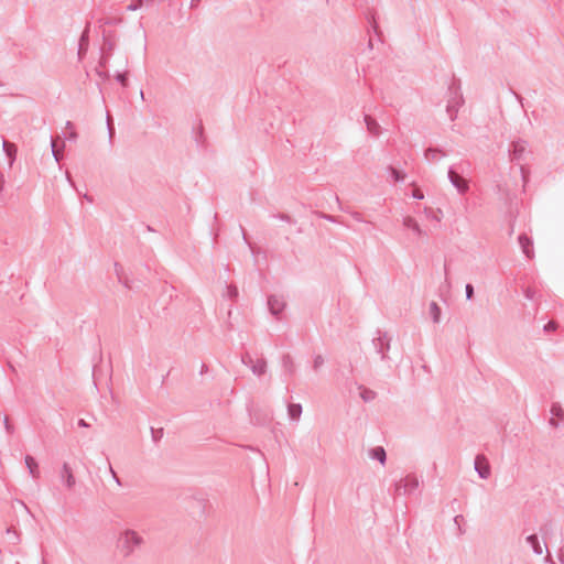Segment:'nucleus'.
<instances>
[{
    "label": "nucleus",
    "instance_id": "obj_1",
    "mask_svg": "<svg viewBox=\"0 0 564 564\" xmlns=\"http://www.w3.org/2000/svg\"><path fill=\"white\" fill-rule=\"evenodd\" d=\"M144 544V539L132 529L123 530L117 541V549L124 558L130 557L135 550Z\"/></svg>",
    "mask_w": 564,
    "mask_h": 564
},
{
    "label": "nucleus",
    "instance_id": "obj_2",
    "mask_svg": "<svg viewBox=\"0 0 564 564\" xmlns=\"http://www.w3.org/2000/svg\"><path fill=\"white\" fill-rule=\"evenodd\" d=\"M448 91H449V98L447 100L446 112H447L451 121H454L457 118L459 108L464 104V98L460 93V87L456 79H453L452 85L448 87Z\"/></svg>",
    "mask_w": 564,
    "mask_h": 564
},
{
    "label": "nucleus",
    "instance_id": "obj_3",
    "mask_svg": "<svg viewBox=\"0 0 564 564\" xmlns=\"http://www.w3.org/2000/svg\"><path fill=\"white\" fill-rule=\"evenodd\" d=\"M509 154L512 162L522 163L532 154V152L525 140L518 139L511 142Z\"/></svg>",
    "mask_w": 564,
    "mask_h": 564
},
{
    "label": "nucleus",
    "instance_id": "obj_4",
    "mask_svg": "<svg viewBox=\"0 0 564 564\" xmlns=\"http://www.w3.org/2000/svg\"><path fill=\"white\" fill-rule=\"evenodd\" d=\"M447 176L451 184L457 189L459 194H465L468 192V181L465 177H463L454 166H451L448 169Z\"/></svg>",
    "mask_w": 564,
    "mask_h": 564
},
{
    "label": "nucleus",
    "instance_id": "obj_5",
    "mask_svg": "<svg viewBox=\"0 0 564 564\" xmlns=\"http://www.w3.org/2000/svg\"><path fill=\"white\" fill-rule=\"evenodd\" d=\"M241 361L243 365L248 366L251 369L252 373L256 376L260 377L264 375L267 371V361L263 358L253 360L251 355L247 352L242 355Z\"/></svg>",
    "mask_w": 564,
    "mask_h": 564
},
{
    "label": "nucleus",
    "instance_id": "obj_6",
    "mask_svg": "<svg viewBox=\"0 0 564 564\" xmlns=\"http://www.w3.org/2000/svg\"><path fill=\"white\" fill-rule=\"evenodd\" d=\"M378 337L373 338V346L378 354L381 355V359H388L387 351L390 349V339L387 336V333H382L381 330L377 332Z\"/></svg>",
    "mask_w": 564,
    "mask_h": 564
},
{
    "label": "nucleus",
    "instance_id": "obj_7",
    "mask_svg": "<svg viewBox=\"0 0 564 564\" xmlns=\"http://www.w3.org/2000/svg\"><path fill=\"white\" fill-rule=\"evenodd\" d=\"M475 470L481 479H487L490 476V466L484 455L476 456Z\"/></svg>",
    "mask_w": 564,
    "mask_h": 564
},
{
    "label": "nucleus",
    "instance_id": "obj_8",
    "mask_svg": "<svg viewBox=\"0 0 564 564\" xmlns=\"http://www.w3.org/2000/svg\"><path fill=\"white\" fill-rule=\"evenodd\" d=\"M285 305L286 303L282 296L270 295L268 297L269 311L274 316H279V314L284 310Z\"/></svg>",
    "mask_w": 564,
    "mask_h": 564
},
{
    "label": "nucleus",
    "instance_id": "obj_9",
    "mask_svg": "<svg viewBox=\"0 0 564 564\" xmlns=\"http://www.w3.org/2000/svg\"><path fill=\"white\" fill-rule=\"evenodd\" d=\"M61 479L65 484L66 488L72 489L75 484L76 479L73 474V469L67 463H64L61 469Z\"/></svg>",
    "mask_w": 564,
    "mask_h": 564
},
{
    "label": "nucleus",
    "instance_id": "obj_10",
    "mask_svg": "<svg viewBox=\"0 0 564 564\" xmlns=\"http://www.w3.org/2000/svg\"><path fill=\"white\" fill-rule=\"evenodd\" d=\"M518 241L525 257L532 259L534 257V250L531 238L528 237L525 234H521L518 238Z\"/></svg>",
    "mask_w": 564,
    "mask_h": 564
},
{
    "label": "nucleus",
    "instance_id": "obj_11",
    "mask_svg": "<svg viewBox=\"0 0 564 564\" xmlns=\"http://www.w3.org/2000/svg\"><path fill=\"white\" fill-rule=\"evenodd\" d=\"M402 479H403V495H410V494L414 492L420 486L419 478L413 474H410Z\"/></svg>",
    "mask_w": 564,
    "mask_h": 564
},
{
    "label": "nucleus",
    "instance_id": "obj_12",
    "mask_svg": "<svg viewBox=\"0 0 564 564\" xmlns=\"http://www.w3.org/2000/svg\"><path fill=\"white\" fill-rule=\"evenodd\" d=\"M2 148H3L6 155L9 159V165L12 166L15 161V158H17V152H18L17 145L7 140H3Z\"/></svg>",
    "mask_w": 564,
    "mask_h": 564
},
{
    "label": "nucleus",
    "instance_id": "obj_13",
    "mask_svg": "<svg viewBox=\"0 0 564 564\" xmlns=\"http://www.w3.org/2000/svg\"><path fill=\"white\" fill-rule=\"evenodd\" d=\"M365 123L367 126V130L375 137H378L381 132L380 124L369 115H365Z\"/></svg>",
    "mask_w": 564,
    "mask_h": 564
},
{
    "label": "nucleus",
    "instance_id": "obj_14",
    "mask_svg": "<svg viewBox=\"0 0 564 564\" xmlns=\"http://www.w3.org/2000/svg\"><path fill=\"white\" fill-rule=\"evenodd\" d=\"M25 466L30 473V475L33 477V478H39L40 477V470H39V465L35 460V458L31 455H26L25 458Z\"/></svg>",
    "mask_w": 564,
    "mask_h": 564
},
{
    "label": "nucleus",
    "instance_id": "obj_15",
    "mask_svg": "<svg viewBox=\"0 0 564 564\" xmlns=\"http://www.w3.org/2000/svg\"><path fill=\"white\" fill-rule=\"evenodd\" d=\"M369 456L372 459H377L381 465L386 464L387 453L382 446L373 447L369 451Z\"/></svg>",
    "mask_w": 564,
    "mask_h": 564
},
{
    "label": "nucleus",
    "instance_id": "obj_16",
    "mask_svg": "<svg viewBox=\"0 0 564 564\" xmlns=\"http://www.w3.org/2000/svg\"><path fill=\"white\" fill-rule=\"evenodd\" d=\"M445 155L446 153L437 148H429L424 152L425 159L430 162L438 161L441 158H444Z\"/></svg>",
    "mask_w": 564,
    "mask_h": 564
},
{
    "label": "nucleus",
    "instance_id": "obj_17",
    "mask_svg": "<svg viewBox=\"0 0 564 564\" xmlns=\"http://www.w3.org/2000/svg\"><path fill=\"white\" fill-rule=\"evenodd\" d=\"M88 44H89L88 29H86L79 39V45H78L79 59H82L83 56L86 54V52L88 50Z\"/></svg>",
    "mask_w": 564,
    "mask_h": 564
},
{
    "label": "nucleus",
    "instance_id": "obj_18",
    "mask_svg": "<svg viewBox=\"0 0 564 564\" xmlns=\"http://www.w3.org/2000/svg\"><path fill=\"white\" fill-rule=\"evenodd\" d=\"M551 413L554 417L550 420V424L553 425L554 427H557L558 423L556 422L555 417H557L558 420H564V411L560 404L554 403L551 406Z\"/></svg>",
    "mask_w": 564,
    "mask_h": 564
},
{
    "label": "nucleus",
    "instance_id": "obj_19",
    "mask_svg": "<svg viewBox=\"0 0 564 564\" xmlns=\"http://www.w3.org/2000/svg\"><path fill=\"white\" fill-rule=\"evenodd\" d=\"M403 226L413 230L417 236L425 235V232L421 229L420 225L413 217H405L403 219Z\"/></svg>",
    "mask_w": 564,
    "mask_h": 564
},
{
    "label": "nucleus",
    "instance_id": "obj_20",
    "mask_svg": "<svg viewBox=\"0 0 564 564\" xmlns=\"http://www.w3.org/2000/svg\"><path fill=\"white\" fill-rule=\"evenodd\" d=\"M282 367L288 375H290V376L294 375L295 364H294L291 355H289V354L283 355Z\"/></svg>",
    "mask_w": 564,
    "mask_h": 564
},
{
    "label": "nucleus",
    "instance_id": "obj_21",
    "mask_svg": "<svg viewBox=\"0 0 564 564\" xmlns=\"http://www.w3.org/2000/svg\"><path fill=\"white\" fill-rule=\"evenodd\" d=\"M288 414L291 420H300L302 414V405L300 403H290L288 405Z\"/></svg>",
    "mask_w": 564,
    "mask_h": 564
},
{
    "label": "nucleus",
    "instance_id": "obj_22",
    "mask_svg": "<svg viewBox=\"0 0 564 564\" xmlns=\"http://www.w3.org/2000/svg\"><path fill=\"white\" fill-rule=\"evenodd\" d=\"M527 542L531 545L533 552L536 555H541L543 553L542 546L540 544L539 538L536 534H530L527 536Z\"/></svg>",
    "mask_w": 564,
    "mask_h": 564
},
{
    "label": "nucleus",
    "instance_id": "obj_23",
    "mask_svg": "<svg viewBox=\"0 0 564 564\" xmlns=\"http://www.w3.org/2000/svg\"><path fill=\"white\" fill-rule=\"evenodd\" d=\"M430 314L434 323H438L441 318V308L436 302H431L430 304Z\"/></svg>",
    "mask_w": 564,
    "mask_h": 564
},
{
    "label": "nucleus",
    "instance_id": "obj_24",
    "mask_svg": "<svg viewBox=\"0 0 564 564\" xmlns=\"http://www.w3.org/2000/svg\"><path fill=\"white\" fill-rule=\"evenodd\" d=\"M376 397H377V393L373 390L361 387L360 398L365 402H370V401L375 400Z\"/></svg>",
    "mask_w": 564,
    "mask_h": 564
},
{
    "label": "nucleus",
    "instance_id": "obj_25",
    "mask_svg": "<svg viewBox=\"0 0 564 564\" xmlns=\"http://www.w3.org/2000/svg\"><path fill=\"white\" fill-rule=\"evenodd\" d=\"M65 128H66V130H68V132L65 133V138L68 139V140H72V141H76L78 134H77V132L75 130V127H74L73 122L72 121H66Z\"/></svg>",
    "mask_w": 564,
    "mask_h": 564
},
{
    "label": "nucleus",
    "instance_id": "obj_26",
    "mask_svg": "<svg viewBox=\"0 0 564 564\" xmlns=\"http://www.w3.org/2000/svg\"><path fill=\"white\" fill-rule=\"evenodd\" d=\"M388 172L395 182H402L405 178V174L402 171L393 167L392 165L388 166Z\"/></svg>",
    "mask_w": 564,
    "mask_h": 564
},
{
    "label": "nucleus",
    "instance_id": "obj_27",
    "mask_svg": "<svg viewBox=\"0 0 564 564\" xmlns=\"http://www.w3.org/2000/svg\"><path fill=\"white\" fill-rule=\"evenodd\" d=\"M163 434H164V431L162 427L161 429L151 427V436H152V441L154 443H158L163 437Z\"/></svg>",
    "mask_w": 564,
    "mask_h": 564
},
{
    "label": "nucleus",
    "instance_id": "obj_28",
    "mask_svg": "<svg viewBox=\"0 0 564 564\" xmlns=\"http://www.w3.org/2000/svg\"><path fill=\"white\" fill-rule=\"evenodd\" d=\"M116 80L118 83H120L121 86L123 87H127L128 84H129V80H128V73L127 72H123V73H117L116 75Z\"/></svg>",
    "mask_w": 564,
    "mask_h": 564
},
{
    "label": "nucleus",
    "instance_id": "obj_29",
    "mask_svg": "<svg viewBox=\"0 0 564 564\" xmlns=\"http://www.w3.org/2000/svg\"><path fill=\"white\" fill-rule=\"evenodd\" d=\"M325 362V359L322 355H316L313 360V369L317 371Z\"/></svg>",
    "mask_w": 564,
    "mask_h": 564
},
{
    "label": "nucleus",
    "instance_id": "obj_30",
    "mask_svg": "<svg viewBox=\"0 0 564 564\" xmlns=\"http://www.w3.org/2000/svg\"><path fill=\"white\" fill-rule=\"evenodd\" d=\"M105 40V43H104V47H102V51H107V54L108 55H111V52L113 51L115 48V43L110 40H108L107 37H104Z\"/></svg>",
    "mask_w": 564,
    "mask_h": 564
},
{
    "label": "nucleus",
    "instance_id": "obj_31",
    "mask_svg": "<svg viewBox=\"0 0 564 564\" xmlns=\"http://www.w3.org/2000/svg\"><path fill=\"white\" fill-rule=\"evenodd\" d=\"M317 217L323 218L325 220L332 221V223H339V220L332 215L325 214L323 212H316Z\"/></svg>",
    "mask_w": 564,
    "mask_h": 564
},
{
    "label": "nucleus",
    "instance_id": "obj_32",
    "mask_svg": "<svg viewBox=\"0 0 564 564\" xmlns=\"http://www.w3.org/2000/svg\"><path fill=\"white\" fill-rule=\"evenodd\" d=\"M143 3H144V0H135L127 7V10L135 11V10L140 9L143 6Z\"/></svg>",
    "mask_w": 564,
    "mask_h": 564
},
{
    "label": "nucleus",
    "instance_id": "obj_33",
    "mask_svg": "<svg viewBox=\"0 0 564 564\" xmlns=\"http://www.w3.org/2000/svg\"><path fill=\"white\" fill-rule=\"evenodd\" d=\"M227 291H228V296L231 299V300H236L238 297V289L237 286L235 285H228L227 286Z\"/></svg>",
    "mask_w": 564,
    "mask_h": 564
},
{
    "label": "nucleus",
    "instance_id": "obj_34",
    "mask_svg": "<svg viewBox=\"0 0 564 564\" xmlns=\"http://www.w3.org/2000/svg\"><path fill=\"white\" fill-rule=\"evenodd\" d=\"M394 495L400 496L403 495V479L401 478L394 485Z\"/></svg>",
    "mask_w": 564,
    "mask_h": 564
},
{
    "label": "nucleus",
    "instance_id": "obj_35",
    "mask_svg": "<svg viewBox=\"0 0 564 564\" xmlns=\"http://www.w3.org/2000/svg\"><path fill=\"white\" fill-rule=\"evenodd\" d=\"M466 300L470 301L474 297V286L467 283L465 286Z\"/></svg>",
    "mask_w": 564,
    "mask_h": 564
},
{
    "label": "nucleus",
    "instance_id": "obj_36",
    "mask_svg": "<svg viewBox=\"0 0 564 564\" xmlns=\"http://www.w3.org/2000/svg\"><path fill=\"white\" fill-rule=\"evenodd\" d=\"M3 424L7 433L13 434L14 433V426L9 422L8 416H4Z\"/></svg>",
    "mask_w": 564,
    "mask_h": 564
},
{
    "label": "nucleus",
    "instance_id": "obj_37",
    "mask_svg": "<svg viewBox=\"0 0 564 564\" xmlns=\"http://www.w3.org/2000/svg\"><path fill=\"white\" fill-rule=\"evenodd\" d=\"M557 327H558V325L556 322L550 321L549 323L545 324L544 330L545 332H554L557 329Z\"/></svg>",
    "mask_w": 564,
    "mask_h": 564
},
{
    "label": "nucleus",
    "instance_id": "obj_38",
    "mask_svg": "<svg viewBox=\"0 0 564 564\" xmlns=\"http://www.w3.org/2000/svg\"><path fill=\"white\" fill-rule=\"evenodd\" d=\"M524 296L528 299V300H534L535 297V291L532 289V288H527L524 290Z\"/></svg>",
    "mask_w": 564,
    "mask_h": 564
},
{
    "label": "nucleus",
    "instance_id": "obj_39",
    "mask_svg": "<svg viewBox=\"0 0 564 564\" xmlns=\"http://www.w3.org/2000/svg\"><path fill=\"white\" fill-rule=\"evenodd\" d=\"M109 471H110L113 480L116 481V484L118 486H122V482H121L120 478L118 477L117 473L113 470V468H112V466L110 464H109Z\"/></svg>",
    "mask_w": 564,
    "mask_h": 564
},
{
    "label": "nucleus",
    "instance_id": "obj_40",
    "mask_svg": "<svg viewBox=\"0 0 564 564\" xmlns=\"http://www.w3.org/2000/svg\"><path fill=\"white\" fill-rule=\"evenodd\" d=\"M369 22H370V24H371V28H372V29H373V31L376 32V34H378V35H379V26H378V23H377V21H376V19H375V15H373V14L370 17Z\"/></svg>",
    "mask_w": 564,
    "mask_h": 564
},
{
    "label": "nucleus",
    "instance_id": "obj_41",
    "mask_svg": "<svg viewBox=\"0 0 564 564\" xmlns=\"http://www.w3.org/2000/svg\"><path fill=\"white\" fill-rule=\"evenodd\" d=\"M51 145H52V153H53V155H54V158H55L56 162H59V160H61V158H59V152H58V151H57V149H56V144H55V141H54V140H52Z\"/></svg>",
    "mask_w": 564,
    "mask_h": 564
},
{
    "label": "nucleus",
    "instance_id": "obj_42",
    "mask_svg": "<svg viewBox=\"0 0 564 564\" xmlns=\"http://www.w3.org/2000/svg\"><path fill=\"white\" fill-rule=\"evenodd\" d=\"M520 172H521L522 180L525 183L528 181L529 170L523 164H521Z\"/></svg>",
    "mask_w": 564,
    "mask_h": 564
},
{
    "label": "nucleus",
    "instance_id": "obj_43",
    "mask_svg": "<svg viewBox=\"0 0 564 564\" xmlns=\"http://www.w3.org/2000/svg\"><path fill=\"white\" fill-rule=\"evenodd\" d=\"M107 126H108V131H109V137L112 138V134L115 132V128L110 121V116L108 115L107 116Z\"/></svg>",
    "mask_w": 564,
    "mask_h": 564
},
{
    "label": "nucleus",
    "instance_id": "obj_44",
    "mask_svg": "<svg viewBox=\"0 0 564 564\" xmlns=\"http://www.w3.org/2000/svg\"><path fill=\"white\" fill-rule=\"evenodd\" d=\"M412 197L415 199H423L424 195H423L422 191L417 188V189L413 191Z\"/></svg>",
    "mask_w": 564,
    "mask_h": 564
},
{
    "label": "nucleus",
    "instance_id": "obj_45",
    "mask_svg": "<svg viewBox=\"0 0 564 564\" xmlns=\"http://www.w3.org/2000/svg\"><path fill=\"white\" fill-rule=\"evenodd\" d=\"M109 56L108 54H102V56L100 57V61H99V66L100 67H105L108 63V59H109Z\"/></svg>",
    "mask_w": 564,
    "mask_h": 564
},
{
    "label": "nucleus",
    "instance_id": "obj_46",
    "mask_svg": "<svg viewBox=\"0 0 564 564\" xmlns=\"http://www.w3.org/2000/svg\"><path fill=\"white\" fill-rule=\"evenodd\" d=\"M115 270H116V273H117V275H118L119 281H121V274H120V272H121L122 268L120 267V264H119V263H115Z\"/></svg>",
    "mask_w": 564,
    "mask_h": 564
},
{
    "label": "nucleus",
    "instance_id": "obj_47",
    "mask_svg": "<svg viewBox=\"0 0 564 564\" xmlns=\"http://www.w3.org/2000/svg\"><path fill=\"white\" fill-rule=\"evenodd\" d=\"M558 561L561 562V564H564V545L560 549Z\"/></svg>",
    "mask_w": 564,
    "mask_h": 564
},
{
    "label": "nucleus",
    "instance_id": "obj_48",
    "mask_svg": "<svg viewBox=\"0 0 564 564\" xmlns=\"http://www.w3.org/2000/svg\"><path fill=\"white\" fill-rule=\"evenodd\" d=\"M77 425L79 427H89V424L84 419H79Z\"/></svg>",
    "mask_w": 564,
    "mask_h": 564
},
{
    "label": "nucleus",
    "instance_id": "obj_49",
    "mask_svg": "<svg viewBox=\"0 0 564 564\" xmlns=\"http://www.w3.org/2000/svg\"><path fill=\"white\" fill-rule=\"evenodd\" d=\"M463 520H464V517L462 514H458L454 518L455 523L458 525H459L460 521H463Z\"/></svg>",
    "mask_w": 564,
    "mask_h": 564
},
{
    "label": "nucleus",
    "instance_id": "obj_50",
    "mask_svg": "<svg viewBox=\"0 0 564 564\" xmlns=\"http://www.w3.org/2000/svg\"><path fill=\"white\" fill-rule=\"evenodd\" d=\"M444 273H445V281L449 284V281H448V268H447L446 264L444 265Z\"/></svg>",
    "mask_w": 564,
    "mask_h": 564
},
{
    "label": "nucleus",
    "instance_id": "obj_51",
    "mask_svg": "<svg viewBox=\"0 0 564 564\" xmlns=\"http://www.w3.org/2000/svg\"><path fill=\"white\" fill-rule=\"evenodd\" d=\"M352 217L358 220V221H361V215L357 212L352 213Z\"/></svg>",
    "mask_w": 564,
    "mask_h": 564
},
{
    "label": "nucleus",
    "instance_id": "obj_52",
    "mask_svg": "<svg viewBox=\"0 0 564 564\" xmlns=\"http://www.w3.org/2000/svg\"><path fill=\"white\" fill-rule=\"evenodd\" d=\"M3 175L0 173V192L3 189Z\"/></svg>",
    "mask_w": 564,
    "mask_h": 564
},
{
    "label": "nucleus",
    "instance_id": "obj_53",
    "mask_svg": "<svg viewBox=\"0 0 564 564\" xmlns=\"http://www.w3.org/2000/svg\"><path fill=\"white\" fill-rule=\"evenodd\" d=\"M96 72H97L98 76H100V77H102V78L108 77V75H107L106 73H104V72H100V70H98V69H97Z\"/></svg>",
    "mask_w": 564,
    "mask_h": 564
},
{
    "label": "nucleus",
    "instance_id": "obj_54",
    "mask_svg": "<svg viewBox=\"0 0 564 564\" xmlns=\"http://www.w3.org/2000/svg\"><path fill=\"white\" fill-rule=\"evenodd\" d=\"M120 282H122L126 288H128V289L131 288L129 284V281L127 279L124 281L121 280Z\"/></svg>",
    "mask_w": 564,
    "mask_h": 564
},
{
    "label": "nucleus",
    "instance_id": "obj_55",
    "mask_svg": "<svg viewBox=\"0 0 564 564\" xmlns=\"http://www.w3.org/2000/svg\"><path fill=\"white\" fill-rule=\"evenodd\" d=\"M207 370V366L205 364L202 365V368H200V373H203L204 371Z\"/></svg>",
    "mask_w": 564,
    "mask_h": 564
},
{
    "label": "nucleus",
    "instance_id": "obj_56",
    "mask_svg": "<svg viewBox=\"0 0 564 564\" xmlns=\"http://www.w3.org/2000/svg\"><path fill=\"white\" fill-rule=\"evenodd\" d=\"M280 217H281V219H283V220H289V219H290V217H289L288 215H281Z\"/></svg>",
    "mask_w": 564,
    "mask_h": 564
},
{
    "label": "nucleus",
    "instance_id": "obj_57",
    "mask_svg": "<svg viewBox=\"0 0 564 564\" xmlns=\"http://www.w3.org/2000/svg\"><path fill=\"white\" fill-rule=\"evenodd\" d=\"M547 527H551V525H550V524H545L543 528H541V531H542L543 533H545V531H546V528H547Z\"/></svg>",
    "mask_w": 564,
    "mask_h": 564
},
{
    "label": "nucleus",
    "instance_id": "obj_58",
    "mask_svg": "<svg viewBox=\"0 0 564 564\" xmlns=\"http://www.w3.org/2000/svg\"><path fill=\"white\" fill-rule=\"evenodd\" d=\"M514 96L517 97L518 100L522 99V97L520 95L516 94V93H514Z\"/></svg>",
    "mask_w": 564,
    "mask_h": 564
},
{
    "label": "nucleus",
    "instance_id": "obj_59",
    "mask_svg": "<svg viewBox=\"0 0 564 564\" xmlns=\"http://www.w3.org/2000/svg\"><path fill=\"white\" fill-rule=\"evenodd\" d=\"M12 532H13V529H12V528H9V529L7 530V533H8V534H10V533H12Z\"/></svg>",
    "mask_w": 564,
    "mask_h": 564
},
{
    "label": "nucleus",
    "instance_id": "obj_60",
    "mask_svg": "<svg viewBox=\"0 0 564 564\" xmlns=\"http://www.w3.org/2000/svg\"><path fill=\"white\" fill-rule=\"evenodd\" d=\"M549 563L554 564L553 560L551 557H547Z\"/></svg>",
    "mask_w": 564,
    "mask_h": 564
}]
</instances>
